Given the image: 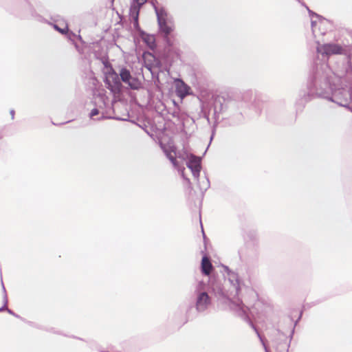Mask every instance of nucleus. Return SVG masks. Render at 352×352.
I'll list each match as a JSON object with an SVG mask.
<instances>
[{"mask_svg": "<svg viewBox=\"0 0 352 352\" xmlns=\"http://www.w3.org/2000/svg\"><path fill=\"white\" fill-rule=\"evenodd\" d=\"M340 82L326 61L316 60L309 71L307 90L300 91L299 102L304 105L314 98H323L352 112V87L339 88Z\"/></svg>", "mask_w": 352, "mask_h": 352, "instance_id": "1", "label": "nucleus"}, {"mask_svg": "<svg viewBox=\"0 0 352 352\" xmlns=\"http://www.w3.org/2000/svg\"><path fill=\"white\" fill-rule=\"evenodd\" d=\"M242 282L239 279L238 273H230L229 276L219 278L212 276L209 278V287L211 292L217 299L223 302H229L230 309L234 311L239 316L248 321L250 325L254 329L259 338L265 352H269L265 343L250 320L246 312V307L243 302L238 299L233 302L231 298L239 296L241 289Z\"/></svg>", "mask_w": 352, "mask_h": 352, "instance_id": "2", "label": "nucleus"}, {"mask_svg": "<svg viewBox=\"0 0 352 352\" xmlns=\"http://www.w3.org/2000/svg\"><path fill=\"white\" fill-rule=\"evenodd\" d=\"M210 290L209 283L207 285L203 280H199L194 286L193 294L195 296V305H188L186 311V316L182 318V322L195 318L198 314L206 311L212 305V300L208 290Z\"/></svg>", "mask_w": 352, "mask_h": 352, "instance_id": "3", "label": "nucleus"}, {"mask_svg": "<svg viewBox=\"0 0 352 352\" xmlns=\"http://www.w3.org/2000/svg\"><path fill=\"white\" fill-rule=\"evenodd\" d=\"M252 94L250 91L232 92L227 98L216 101L214 112L234 113L250 102Z\"/></svg>", "mask_w": 352, "mask_h": 352, "instance_id": "4", "label": "nucleus"}, {"mask_svg": "<svg viewBox=\"0 0 352 352\" xmlns=\"http://www.w3.org/2000/svg\"><path fill=\"white\" fill-rule=\"evenodd\" d=\"M151 3L157 16L160 33L164 36L167 45L171 46L172 43L168 36L173 31V28L168 23V13L164 8H158L153 1Z\"/></svg>", "mask_w": 352, "mask_h": 352, "instance_id": "5", "label": "nucleus"}, {"mask_svg": "<svg viewBox=\"0 0 352 352\" xmlns=\"http://www.w3.org/2000/svg\"><path fill=\"white\" fill-rule=\"evenodd\" d=\"M147 1V0H132L129 8V14L133 19V25L135 31L140 34H144L139 25V14L142 6Z\"/></svg>", "mask_w": 352, "mask_h": 352, "instance_id": "6", "label": "nucleus"}, {"mask_svg": "<svg viewBox=\"0 0 352 352\" xmlns=\"http://www.w3.org/2000/svg\"><path fill=\"white\" fill-rule=\"evenodd\" d=\"M316 51L323 56H329L333 54H342L344 52V49L341 45L337 43H328L320 44L318 42Z\"/></svg>", "mask_w": 352, "mask_h": 352, "instance_id": "7", "label": "nucleus"}, {"mask_svg": "<svg viewBox=\"0 0 352 352\" xmlns=\"http://www.w3.org/2000/svg\"><path fill=\"white\" fill-rule=\"evenodd\" d=\"M118 75L120 76V80L127 84L131 89L138 90L141 88V82L137 78L133 77L127 68H121Z\"/></svg>", "mask_w": 352, "mask_h": 352, "instance_id": "8", "label": "nucleus"}, {"mask_svg": "<svg viewBox=\"0 0 352 352\" xmlns=\"http://www.w3.org/2000/svg\"><path fill=\"white\" fill-rule=\"evenodd\" d=\"M107 88L113 94H120L122 91V85L119 75L114 71L109 74L104 80Z\"/></svg>", "mask_w": 352, "mask_h": 352, "instance_id": "9", "label": "nucleus"}, {"mask_svg": "<svg viewBox=\"0 0 352 352\" xmlns=\"http://www.w3.org/2000/svg\"><path fill=\"white\" fill-rule=\"evenodd\" d=\"M187 167L190 169L195 178L199 177L201 169V158L195 155H191L186 162Z\"/></svg>", "mask_w": 352, "mask_h": 352, "instance_id": "10", "label": "nucleus"}, {"mask_svg": "<svg viewBox=\"0 0 352 352\" xmlns=\"http://www.w3.org/2000/svg\"><path fill=\"white\" fill-rule=\"evenodd\" d=\"M177 82L176 92L177 96L183 98L189 95L190 87L181 79H177Z\"/></svg>", "mask_w": 352, "mask_h": 352, "instance_id": "11", "label": "nucleus"}, {"mask_svg": "<svg viewBox=\"0 0 352 352\" xmlns=\"http://www.w3.org/2000/svg\"><path fill=\"white\" fill-rule=\"evenodd\" d=\"M201 273L206 276H209L213 270V266L210 262V258L204 256L201 263Z\"/></svg>", "mask_w": 352, "mask_h": 352, "instance_id": "12", "label": "nucleus"}, {"mask_svg": "<svg viewBox=\"0 0 352 352\" xmlns=\"http://www.w3.org/2000/svg\"><path fill=\"white\" fill-rule=\"evenodd\" d=\"M188 305H180L177 309V310L174 312L173 314V320L179 324L183 325L186 322H182V320L184 316H186V311H183L187 308Z\"/></svg>", "mask_w": 352, "mask_h": 352, "instance_id": "13", "label": "nucleus"}, {"mask_svg": "<svg viewBox=\"0 0 352 352\" xmlns=\"http://www.w3.org/2000/svg\"><path fill=\"white\" fill-rule=\"evenodd\" d=\"M140 36L150 49L153 50L156 47L155 39L153 35L148 34L144 32V34H140Z\"/></svg>", "mask_w": 352, "mask_h": 352, "instance_id": "14", "label": "nucleus"}, {"mask_svg": "<svg viewBox=\"0 0 352 352\" xmlns=\"http://www.w3.org/2000/svg\"><path fill=\"white\" fill-rule=\"evenodd\" d=\"M198 186L202 194H204L210 186V183L208 177L205 176L204 178L199 180Z\"/></svg>", "mask_w": 352, "mask_h": 352, "instance_id": "15", "label": "nucleus"}, {"mask_svg": "<svg viewBox=\"0 0 352 352\" xmlns=\"http://www.w3.org/2000/svg\"><path fill=\"white\" fill-rule=\"evenodd\" d=\"M1 285H2L3 292V306L0 308V311H4V310H7V311L9 314L14 315V313L12 312V311L7 308L8 297H7V294H6V288L4 287V285H3V283L2 280H1Z\"/></svg>", "mask_w": 352, "mask_h": 352, "instance_id": "16", "label": "nucleus"}, {"mask_svg": "<svg viewBox=\"0 0 352 352\" xmlns=\"http://www.w3.org/2000/svg\"><path fill=\"white\" fill-rule=\"evenodd\" d=\"M23 10H25L26 14L34 16V10L28 1H23Z\"/></svg>", "mask_w": 352, "mask_h": 352, "instance_id": "17", "label": "nucleus"}, {"mask_svg": "<svg viewBox=\"0 0 352 352\" xmlns=\"http://www.w3.org/2000/svg\"><path fill=\"white\" fill-rule=\"evenodd\" d=\"M65 34L67 35V38L74 43V38L76 37V34L73 32L69 31V29H67Z\"/></svg>", "mask_w": 352, "mask_h": 352, "instance_id": "18", "label": "nucleus"}, {"mask_svg": "<svg viewBox=\"0 0 352 352\" xmlns=\"http://www.w3.org/2000/svg\"><path fill=\"white\" fill-rule=\"evenodd\" d=\"M165 153H166V157L168 158V160L171 162V163L174 165V166H176L177 164V160L175 159V157H174L172 154L168 151H165Z\"/></svg>", "mask_w": 352, "mask_h": 352, "instance_id": "19", "label": "nucleus"}, {"mask_svg": "<svg viewBox=\"0 0 352 352\" xmlns=\"http://www.w3.org/2000/svg\"><path fill=\"white\" fill-rule=\"evenodd\" d=\"M54 28L58 31L60 33L63 34H66V32L68 29V27L66 26L65 28H59L57 25H54Z\"/></svg>", "mask_w": 352, "mask_h": 352, "instance_id": "20", "label": "nucleus"}, {"mask_svg": "<svg viewBox=\"0 0 352 352\" xmlns=\"http://www.w3.org/2000/svg\"><path fill=\"white\" fill-rule=\"evenodd\" d=\"M99 113V111L97 108L93 109L89 113L90 118H93L95 116H97Z\"/></svg>", "mask_w": 352, "mask_h": 352, "instance_id": "21", "label": "nucleus"}, {"mask_svg": "<svg viewBox=\"0 0 352 352\" xmlns=\"http://www.w3.org/2000/svg\"><path fill=\"white\" fill-rule=\"evenodd\" d=\"M308 12H309V16L311 17V19H314V17H316V18H320V16L318 15V14L315 13L314 12L311 11V10L309 9L308 7H306Z\"/></svg>", "mask_w": 352, "mask_h": 352, "instance_id": "22", "label": "nucleus"}, {"mask_svg": "<svg viewBox=\"0 0 352 352\" xmlns=\"http://www.w3.org/2000/svg\"><path fill=\"white\" fill-rule=\"evenodd\" d=\"M225 272L226 273V276H229L230 273H234L235 272L231 270L228 266H223Z\"/></svg>", "mask_w": 352, "mask_h": 352, "instance_id": "23", "label": "nucleus"}, {"mask_svg": "<svg viewBox=\"0 0 352 352\" xmlns=\"http://www.w3.org/2000/svg\"><path fill=\"white\" fill-rule=\"evenodd\" d=\"M316 21L314 20V19H311V29L314 34L316 33L315 26L316 25Z\"/></svg>", "mask_w": 352, "mask_h": 352, "instance_id": "24", "label": "nucleus"}, {"mask_svg": "<svg viewBox=\"0 0 352 352\" xmlns=\"http://www.w3.org/2000/svg\"><path fill=\"white\" fill-rule=\"evenodd\" d=\"M155 65L157 67H162V64L160 63V60H155Z\"/></svg>", "mask_w": 352, "mask_h": 352, "instance_id": "25", "label": "nucleus"}, {"mask_svg": "<svg viewBox=\"0 0 352 352\" xmlns=\"http://www.w3.org/2000/svg\"><path fill=\"white\" fill-rule=\"evenodd\" d=\"M302 312H300V316H299L298 318V319H297V320L295 322L294 327L296 325V324L298 323V322L300 320V318H301V317H302Z\"/></svg>", "mask_w": 352, "mask_h": 352, "instance_id": "26", "label": "nucleus"}, {"mask_svg": "<svg viewBox=\"0 0 352 352\" xmlns=\"http://www.w3.org/2000/svg\"><path fill=\"white\" fill-rule=\"evenodd\" d=\"M76 38H77L79 41H80L81 42H82V43H83V41H82V36H81L80 34L76 35Z\"/></svg>", "mask_w": 352, "mask_h": 352, "instance_id": "27", "label": "nucleus"}, {"mask_svg": "<svg viewBox=\"0 0 352 352\" xmlns=\"http://www.w3.org/2000/svg\"><path fill=\"white\" fill-rule=\"evenodd\" d=\"M294 333V327L292 330V332H291V334H290V340L292 339Z\"/></svg>", "mask_w": 352, "mask_h": 352, "instance_id": "28", "label": "nucleus"}, {"mask_svg": "<svg viewBox=\"0 0 352 352\" xmlns=\"http://www.w3.org/2000/svg\"><path fill=\"white\" fill-rule=\"evenodd\" d=\"M10 114H11V116H12V119L14 118V110H11L10 111Z\"/></svg>", "mask_w": 352, "mask_h": 352, "instance_id": "29", "label": "nucleus"}, {"mask_svg": "<svg viewBox=\"0 0 352 352\" xmlns=\"http://www.w3.org/2000/svg\"><path fill=\"white\" fill-rule=\"evenodd\" d=\"M105 118H107V117H105V116H101V117L98 118L97 120H104V119H105Z\"/></svg>", "mask_w": 352, "mask_h": 352, "instance_id": "30", "label": "nucleus"}, {"mask_svg": "<svg viewBox=\"0 0 352 352\" xmlns=\"http://www.w3.org/2000/svg\"><path fill=\"white\" fill-rule=\"evenodd\" d=\"M212 138H213V135H212L210 137V141L212 140Z\"/></svg>", "mask_w": 352, "mask_h": 352, "instance_id": "31", "label": "nucleus"}]
</instances>
